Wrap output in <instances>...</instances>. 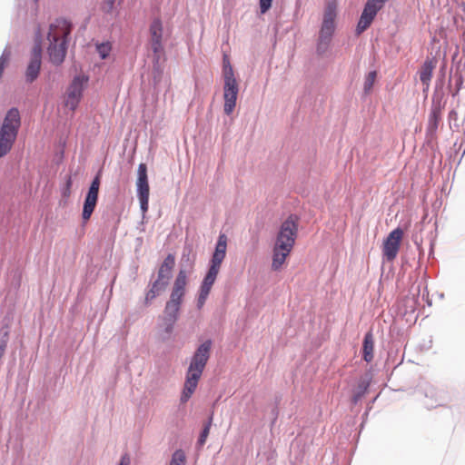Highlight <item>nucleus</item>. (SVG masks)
<instances>
[{
  "mask_svg": "<svg viewBox=\"0 0 465 465\" xmlns=\"http://www.w3.org/2000/svg\"><path fill=\"white\" fill-rule=\"evenodd\" d=\"M298 232V219L290 215L281 225L272 248V270L280 271L291 254Z\"/></svg>",
  "mask_w": 465,
  "mask_h": 465,
  "instance_id": "f257e3e1",
  "label": "nucleus"
},
{
  "mask_svg": "<svg viewBox=\"0 0 465 465\" xmlns=\"http://www.w3.org/2000/svg\"><path fill=\"white\" fill-rule=\"evenodd\" d=\"M212 349V341L203 342L194 351L186 371L185 381L181 394L182 403L187 402L194 393L205 366L209 361Z\"/></svg>",
  "mask_w": 465,
  "mask_h": 465,
  "instance_id": "f03ea898",
  "label": "nucleus"
},
{
  "mask_svg": "<svg viewBox=\"0 0 465 465\" xmlns=\"http://www.w3.org/2000/svg\"><path fill=\"white\" fill-rule=\"evenodd\" d=\"M227 242V236L224 233H221L218 237L214 252L211 258L208 272L200 286L199 296L197 299V307L199 309L204 305L213 285L216 281L222 263L226 256Z\"/></svg>",
  "mask_w": 465,
  "mask_h": 465,
  "instance_id": "7ed1b4c3",
  "label": "nucleus"
},
{
  "mask_svg": "<svg viewBox=\"0 0 465 465\" xmlns=\"http://www.w3.org/2000/svg\"><path fill=\"white\" fill-rule=\"evenodd\" d=\"M71 33V25L64 19H58L50 25L47 39L49 41L48 54L54 64L64 62L67 50V36Z\"/></svg>",
  "mask_w": 465,
  "mask_h": 465,
  "instance_id": "20e7f679",
  "label": "nucleus"
},
{
  "mask_svg": "<svg viewBox=\"0 0 465 465\" xmlns=\"http://www.w3.org/2000/svg\"><path fill=\"white\" fill-rule=\"evenodd\" d=\"M187 273L185 270H180L173 285L169 301L163 311V321L167 332H172L173 325L178 320L179 312L186 292Z\"/></svg>",
  "mask_w": 465,
  "mask_h": 465,
  "instance_id": "39448f33",
  "label": "nucleus"
},
{
  "mask_svg": "<svg viewBox=\"0 0 465 465\" xmlns=\"http://www.w3.org/2000/svg\"><path fill=\"white\" fill-rule=\"evenodd\" d=\"M21 124L20 114L16 108H11L0 129V157L11 150Z\"/></svg>",
  "mask_w": 465,
  "mask_h": 465,
  "instance_id": "423d86ee",
  "label": "nucleus"
},
{
  "mask_svg": "<svg viewBox=\"0 0 465 465\" xmlns=\"http://www.w3.org/2000/svg\"><path fill=\"white\" fill-rule=\"evenodd\" d=\"M336 16L337 4L334 1L328 3L323 12V19L317 43V52L320 54H324L330 46L336 28Z\"/></svg>",
  "mask_w": 465,
  "mask_h": 465,
  "instance_id": "0eeeda50",
  "label": "nucleus"
},
{
  "mask_svg": "<svg viewBox=\"0 0 465 465\" xmlns=\"http://www.w3.org/2000/svg\"><path fill=\"white\" fill-rule=\"evenodd\" d=\"M223 71V79H224L223 111H224L225 114L230 115L233 112V110L236 106V101H237V96H238V93H239V85H238L237 80L234 76L232 67L229 62H227V63L224 62Z\"/></svg>",
  "mask_w": 465,
  "mask_h": 465,
  "instance_id": "6e6552de",
  "label": "nucleus"
},
{
  "mask_svg": "<svg viewBox=\"0 0 465 465\" xmlns=\"http://www.w3.org/2000/svg\"><path fill=\"white\" fill-rule=\"evenodd\" d=\"M136 191L140 208L143 215H144L149 209L150 186L147 175V166L143 163H140L138 166Z\"/></svg>",
  "mask_w": 465,
  "mask_h": 465,
  "instance_id": "1a4fd4ad",
  "label": "nucleus"
},
{
  "mask_svg": "<svg viewBox=\"0 0 465 465\" xmlns=\"http://www.w3.org/2000/svg\"><path fill=\"white\" fill-rule=\"evenodd\" d=\"M88 81V78L84 75L75 76L71 84L69 85L64 98V105L70 108L72 111H74L78 106L83 91L84 84Z\"/></svg>",
  "mask_w": 465,
  "mask_h": 465,
  "instance_id": "9d476101",
  "label": "nucleus"
},
{
  "mask_svg": "<svg viewBox=\"0 0 465 465\" xmlns=\"http://www.w3.org/2000/svg\"><path fill=\"white\" fill-rule=\"evenodd\" d=\"M403 231L401 228H396L391 231L383 242L382 254L388 261L391 262L396 257L401 248V242L403 237Z\"/></svg>",
  "mask_w": 465,
  "mask_h": 465,
  "instance_id": "9b49d317",
  "label": "nucleus"
},
{
  "mask_svg": "<svg viewBox=\"0 0 465 465\" xmlns=\"http://www.w3.org/2000/svg\"><path fill=\"white\" fill-rule=\"evenodd\" d=\"M101 184L100 174L98 173L93 180L87 194L84 199L82 218L84 222L89 221L98 201L99 188Z\"/></svg>",
  "mask_w": 465,
  "mask_h": 465,
  "instance_id": "f8f14e48",
  "label": "nucleus"
},
{
  "mask_svg": "<svg viewBox=\"0 0 465 465\" xmlns=\"http://www.w3.org/2000/svg\"><path fill=\"white\" fill-rule=\"evenodd\" d=\"M150 32V44L151 48L157 57L159 59L160 54L163 51V44H162V38H163V24L162 21L159 18H155L152 24L150 25L149 28Z\"/></svg>",
  "mask_w": 465,
  "mask_h": 465,
  "instance_id": "ddd939ff",
  "label": "nucleus"
},
{
  "mask_svg": "<svg viewBox=\"0 0 465 465\" xmlns=\"http://www.w3.org/2000/svg\"><path fill=\"white\" fill-rule=\"evenodd\" d=\"M41 58L42 48L39 44H36L32 49L31 59L25 72L27 82L32 83L37 78L41 68Z\"/></svg>",
  "mask_w": 465,
  "mask_h": 465,
  "instance_id": "4468645a",
  "label": "nucleus"
},
{
  "mask_svg": "<svg viewBox=\"0 0 465 465\" xmlns=\"http://www.w3.org/2000/svg\"><path fill=\"white\" fill-rule=\"evenodd\" d=\"M380 10L381 8H379V6H376L370 0L367 1L356 27V33L358 35L364 32L371 25Z\"/></svg>",
  "mask_w": 465,
  "mask_h": 465,
  "instance_id": "2eb2a0df",
  "label": "nucleus"
},
{
  "mask_svg": "<svg viewBox=\"0 0 465 465\" xmlns=\"http://www.w3.org/2000/svg\"><path fill=\"white\" fill-rule=\"evenodd\" d=\"M436 60L427 58L422 64L419 74L420 80L421 81L424 88V91H427L430 88V80L432 78L433 71L436 67Z\"/></svg>",
  "mask_w": 465,
  "mask_h": 465,
  "instance_id": "dca6fc26",
  "label": "nucleus"
},
{
  "mask_svg": "<svg viewBox=\"0 0 465 465\" xmlns=\"http://www.w3.org/2000/svg\"><path fill=\"white\" fill-rule=\"evenodd\" d=\"M174 265L175 257L173 254L170 253L165 257V259L163 260V263L159 268L157 280H160L161 282H163L166 284H168Z\"/></svg>",
  "mask_w": 465,
  "mask_h": 465,
  "instance_id": "f3484780",
  "label": "nucleus"
},
{
  "mask_svg": "<svg viewBox=\"0 0 465 465\" xmlns=\"http://www.w3.org/2000/svg\"><path fill=\"white\" fill-rule=\"evenodd\" d=\"M168 284H166L163 282H161L160 280H155L148 292L145 294L144 297V303L145 305H148L152 302L153 300H154L160 293H162L167 287Z\"/></svg>",
  "mask_w": 465,
  "mask_h": 465,
  "instance_id": "a211bd4d",
  "label": "nucleus"
},
{
  "mask_svg": "<svg viewBox=\"0 0 465 465\" xmlns=\"http://www.w3.org/2000/svg\"><path fill=\"white\" fill-rule=\"evenodd\" d=\"M374 339L371 331H368L363 339L362 358L365 361L371 362L373 360Z\"/></svg>",
  "mask_w": 465,
  "mask_h": 465,
  "instance_id": "6ab92c4d",
  "label": "nucleus"
},
{
  "mask_svg": "<svg viewBox=\"0 0 465 465\" xmlns=\"http://www.w3.org/2000/svg\"><path fill=\"white\" fill-rule=\"evenodd\" d=\"M369 385V381L365 379L359 381L355 392L352 396V401L354 403H356L366 393Z\"/></svg>",
  "mask_w": 465,
  "mask_h": 465,
  "instance_id": "aec40b11",
  "label": "nucleus"
},
{
  "mask_svg": "<svg viewBox=\"0 0 465 465\" xmlns=\"http://www.w3.org/2000/svg\"><path fill=\"white\" fill-rule=\"evenodd\" d=\"M440 121V114L439 110H433L429 118L428 123V132L430 134H434L438 129V125Z\"/></svg>",
  "mask_w": 465,
  "mask_h": 465,
  "instance_id": "412c9836",
  "label": "nucleus"
},
{
  "mask_svg": "<svg viewBox=\"0 0 465 465\" xmlns=\"http://www.w3.org/2000/svg\"><path fill=\"white\" fill-rule=\"evenodd\" d=\"M376 78H377L376 71H371L366 75L365 80H364V84H363V89H364L365 94L371 93V91L373 87V84L376 81Z\"/></svg>",
  "mask_w": 465,
  "mask_h": 465,
  "instance_id": "4be33fe9",
  "label": "nucleus"
},
{
  "mask_svg": "<svg viewBox=\"0 0 465 465\" xmlns=\"http://www.w3.org/2000/svg\"><path fill=\"white\" fill-rule=\"evenodd\" d=\"M170 465H185V455L182 450H177L172 456Z\"/></svg>",
  "mask_w": 465,
  "mask_h": 465,
  "instance_id": "5701e85b",
  "label": "nucleus"
},
{
  "mask_svg": "<svg viewBox=\"0 0 465 465\" xmlns=\"http://www.w3.org/2000/svg\"><path fill=\"white\" fill-rule=\"evenodd\" d=\"M112 46L110 43H102L100 45H96V50L102 59H105L110 52H111Z\"/></svg>",
  "mask_w": 465,
  "mask_h": 465,
  "instance_id": "b1692460",
  "label": "nucleus"
},
{
  "mask_svg": "<svg viewBox=\"0 0 465 465\" xmlns=\"http://www.w3.org/2000/svg\"><path fill=\"white\" fill-rule=\"evenodd\" d=\"M212 420H213V416L210 417L209 419V421L207 422V424L204 426L203 431L201 432V435L199 437V440H198V444L200 446H203L204 445L207 438H208V435H209V432H210V428H211V424H212Z\"/></svg>",
  "mask_w": 465,
  "mask_h": 465,
  "instance_id": "393cba45",
  "label": "nucleus"
},
{
  "mask_svg": "<svg viewBox=\"0 0 465 465\" xmlns=\"http://www.w3.org/2000/svg\"><path fill=\"white\" fill-rule=\"evenodd\" d=\"M9 60H10V53L4 52L3 54L0 56V78L3 75L5 68L7 66Z\"/></svg>",
  "mask_w": 465,
  "mask_h": 465,
  "instance_id": "a878e982",
  "label": "nucleus"
},
{
  "mask_svg": "<svg viewBox=\"0 0 465 465\" xmlns=\"http://www.w3.org/2000/svg\"><path fill=\"white\" fill-rule=\"evenodd\" d=\"M272 0H259L260 13L266 14L272 7Z\"/></svg>",
  "mask_w": 465,
  "mask_h": 465,
  "instance_id": "bb28decb",
  "label": "nucleus"
},
{
  "mask_svg": "<svg viewBox=\"0 0 465 465\" xmlns=\"http://www.w3.org/2000/svg\"><path fill=\"white\" fill-rule=\"evenodd\" d=\"M71 186H72V180L69 177L67 179V181H66L65 188H64V191L63 193L64 197H68L70 195V193H71Z\"/></svg>",
  "mask_w": 465,
  "mask_h": 465,
  "instance_id": "cd10ccee",
  "label": "nucleus"
},
{
  "mask_svg": "<svg viewBox=\"0 0 465 465\" xmlns=\"http://www.w3.org/2000/svg\"><path fill=\"white\" fill-rule=\"evenodd\" d=\"M129 463H130L129 458L127 456H123L120 460L119 465H129Z\"/></svg>",
  "mask_w": 465,
  "mask_h": 465,
  "instance_id": "c85d7f7f",
  "label": "nucleus"
},
{
  "mask_svg": "<svg viewBox=\"0 0 465 465\" xmlns=\"http://www.w3.org/2000/svg\"><path fill=\"white\" fill-rule=\"evenodd\" d=\"M114 2H115V0H107L110 9H112L114 7Z\"/></svg>",
  "mask_w": 465,
  "mask_h": 465,
  "instance_id": "c756f323",
  "label": "nucleus"
},
{
  "mask_svg": "<svg viewBox=\"0 0 465 465\" xmlns=\"http://www.w3.org/2000/svg\"><path fill=\"white\" fill-rule=\"evenodd\" d=\"M35 2H37L38 0H35Z\"/></svg>",
  "mask_w": 465,
  "mask_h": 465,
  "instance_id": "7c9ffc66",
  "label": "nucleus"
}]
</instances>
